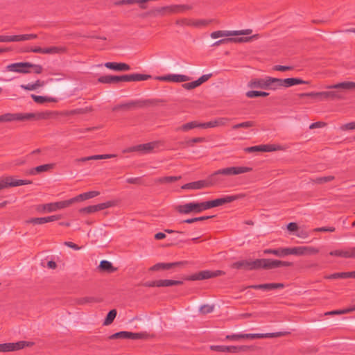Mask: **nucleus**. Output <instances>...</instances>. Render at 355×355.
Masks as SVG:
<instances>
[{
    "label": "nucleus",
    "instance_id": "4",
    "mask_svg": "<svg viewBox=\"0 0 355 355\" xmlns=\"http://www.w3.org/2000/svg\"><path fill=\"white\" fill-rule=\"evenodd\" d=\"M175 209L181 214H190L205 211V207L204 202H190L177 205Z\"/></svg>",
    "mask_w": 355,
    "mask_h": 355
},
{
    "label": "nucleus",
    "instance_id": "2",
    "mask_svg": "<svg viewBox=\"0 0 355 355\" xmlns=\"http://www.w3.org/2000/svg\"><path fill=\"white\" fill-rule=\"evenodd\" d=\"M251 168L248 166H231L218 169L209 176V180L211 183H216L220 181L219 175L232 176L250 172Z\"/></svg>",
    "mask_w": 355,
    "mask_h": 355
},
{
    "label": "nucleus",
    "instance_id": "3",
    "mask_svg": "<svg viewBox=\"0 0 355 355\" xmlns=\"http://www.w3.org/2000/svg\"><path fill=\"white\" fill-rule=\"evenodd\" d=\"M71 205L72 202L70 198L66 200L39 205L37 206L36 209L37 211L41 214H47L65 209L70 207Z\"/></svg>",
    "mask_w": 355,
    "mask_h": 355
},
{
    "label": "nucleus",
    "instance_id": "1",
    "mask_svg": "<svg viewBox=\"0 0 355 355\" xmlns=\"http://www.w3.org/2000/svg\"><path fill=\"white\" fill-rule=\"evenodd\" d=\"M291 262L280 260H274L270 259H257L250 261V270L260 269H273L279 267H288L292 266Z\"/></svg>",
    "mask_w": 355,
    "mask_h": 355
},
{
    "label": "nucleus",
    "instance_id": "21",
    "mask_svg": "<svg viewBox=\"0 0 355 355\" xmlns=\"http://www.w3.org/2000/svg\"><path fill=\"white\" fill-rule=\"evenodd\" d=\"M105 67L109 69L118 71H129L130 67L128 64L123 62H105Z\"/></svg>",
    "mask_w": 355,
    "mask_h": 355
},
{
    "label": "nucleus",
    "instance_id": "23",
    "mask_svg": "<svg viewBox=\"0 0 355 355\" xmlns=\"http://www.w3.org/2000/svg\"><path fill=\"white\" fill-rule=\"evenodd\" d=\"M182 262L173 263H158L149 268L150 271H157L159 270H169L175 266L182 265Z\"/></svg>",
    "mask_w": 355,
    "mask_h": 355
},
{
    "label": "nucleus",
    "instance_id": "52",
    "mask_svg": "<svg viewBox=\"0 0 355 355\" xmlns=\"http://www.w3.org/2000/svg\"><path fill=\"white\" fill-rule=\"evenodd\" d=\"M205 141V139L204 137H196V138L189 139L188 141H185V144L188 146H193L195 143L204 142Z\"/></svg>",
    "mask_w": 355,
    "mask_h": 355
},
{
    "label": "nucleus",
    "instance_id": "6",
    "mask_svg": "<svg viewBox=\"0 0 355 355\" xmlns=\"http://www.w3.org/2000/svg\"><path fill=\"white\" fill-rule=\"evenodd\" d=\"M252 33V30L245 29L241 31H216L210 34L212 39L222 38V37H239L241 35H248Z\"/></svg>",
    "mask_w": 355,
    "mask_h": 355
},
{
    "label": "nucleus",
    "instance_id": "44",
    "mask_svg": "<svg viewBox=\"0 0 355 355\" xmlns=\"http://www.w3.org/2000/svg\"><path fill=\"white\" fill-rule=\"evenodd\" d=\"M302 255L304 254H314L319 252V250L312 246H301Z\"/></svg>",
    "mask_w": 355,
    "mask_h": 355
},
{
    "label": "nucleus",
    "instance_id": "18",
    "mask_svg": "<svg viewBox=\"0 0 355 355\" xmlns=\"http://www.w3.org/2000/svg\"><path fill=\"white\" fill-rule=\"evenodd\" d=\"M213 183H211V182L207 180H198L196 182H189L187 184H185L182 186V189H188V190H198L201 189L205 187H209V185L212 184Z\"/></svg>",
    "mask_w": 355,
    "mask_h": 355
},
{
    "label": "nucleus",
    "instance_id": "34",
    "mask_svg": "<svg viewBox=\"0 0 355 355\" xmlns=\"http://www.w3.org/2000/svg\"><path fill=\"white\" fill-rule=\"evenodd\" d=\"M43 85H44V83L42 82H41L40 80H37L34 83H28L26 85H21L20 87L25 90L33 91V90H36L37 89L42 87Z\"/></svg>",
    "mask_w": 355,
    "mask_h": 355
},
{
    "label": "nucleus",
    "instance_id": "63",
    "mask_svg": "<svg viewBox=\"0 0 355 355\" xmlns=\"http://www.w3.org/2000/svg\"><path fill=\"white\" fill-rule=\"evenodd\" d=\"M295 234L301 239H306L309 236V232L306 230H297Z\"/></svg>",
    "mask_w": 355,
    "mask_h": 355
},
{
    "label": "nucleus",
    "instance_id": "50",
    "mask_svg": "<svg viewBox=\"0 0 355 355\" xmlns=\"http://www.w3.org/2000/svg\"><path fill=\"white\" fill-rule=\"evenodd\" d=\"M243 338L261 339L263 338V334H242Z\"/></svg>",
    "mask_w": 355,
    "mask_h": 355
},
{
    "label": "nucleus",
    "instance_id": "48",
    "mask_svg": "<svg viewBox=\"0 0 355 355\" xmlns=\"http://www.w3.org/2000/svg\"><path fill=\"white\" fill-rule=\"evenodd\" d=\"M253 125H254V122L248 121H245V122H242V123L236 124L232 126V128L234 130L238 129L239 128H250Z\"/></svg>",
    "mask_w": 355,
    "mask_h": 355
},
{
    "label": "nucleus",
    "instance_id": "5",
    "mask_svg": "<svg viewBox=\"0 0 355 355\" xmlns=\"http://www.w3.org/2000/svg\"><path fill=\"white\" fill-rule=\"evenodd\" d=\"M116 200H108L97 205H89L87 207H83L78 210V212L81 216L90 215L95 214L99 211L114 207L116 205Z\"/></svg>",
    "mask_w": 355,
    "mask_h": 355
},
{
    "label": "nucleus",
    "instance_id": "27",
    "mask_svg": "<svg viewBox=\"0 0 355 355\" xmlns=\"http://www.w3.org/2000/svg\"><path fill=\"white\" fill-rule=\"evenodd\" d=\"M266 77L263 78H255L248 82V87L250 88H257L265 89Z\"/></svg>",
    "mask_w": 355,
    "mask_h": 355
},
{
    "label": "nucleus",
    "instance_id": "62",
    "mask_svg": "<svg viewBox=\"0 0 355 355\" xmlns=\"http://www.w3.org/2000/svg\"><path fill=\"white\" fill-rule=\"evenodd\" d=\"M211 76V73L202 75L198 80H196L197 82L198 83V85L200 86L203 83L207 81L210 78Z\"/></svg>",
    "mask_w": 355,
    "mask_h": 355
},
{
    "label": "nucleus",
    "instance_id": "37",
    "mask_svg": "<svg viewBox=\"0 0 355 355\" xmlns=\"http://www.w3.org/2000/svg\"><path fill=\"white\" fill-rule=\"evenodd\" d=\"M36 34H23V35H14V42L31 40L37 38Z\"/></svg>",
    "mask_w": 355,
    "mask_h": 355
},
{
    "label": "nucleus",
    "instance_id": "22",
    "mask_svg": "<svg viewBox=\"0 0 355 355\" xmlns=\"http://www.w3.org/2000/svg\"><path fill=\"white\" fill-rule=\"evenodd\" d=\"M309 82L304 81L300 78H288L285 79H281L282 87H290L293 85L300 84H308Z\"/></svg>",
    "mask_w": 355,
    "mask_h": 355
},
{
    "label": "nucleus",
    "instance_id": "46",
    "mask_svg": "<svg viewBox=\"0 0 355 355\" xmlns=\"http://www.w3.org/2000/svg\"><path fill=\"white\" fill-rule=\"evenodd\" d=\"M282 250H283V248L266 249L263 250V254H272L277 257H284V254L282 252Z\"/></svg>",
    "mask_w": 355,
    "mask_h": 355
},
{
    "label": "nucleus",
    "instance_id": "8",
    "mask_svg": "<svg viewBox=\"0 0 355 355\" xmlns=\"http://www.w3.org/2000/svg\"><path fill=\"white\" fill-rule=\"evenodd\" d=\"M35 117L33 113H6L2 114L3 122L27 121Z\"/></svg>",
    "mask_w": 355,
    "mask_h": 355
},
{
    "label": "nucleus",
    "instance_id": "41",
    "mask_svg": "<svg viewBox=\"0 0 355 355\" xmlns=\"http://www.w3.org/2000/svg\"><path fill=\"white\" fill-rule=\"evenodd\" d=\"M117 314L116 309L110 311L103 322V325L107 326L112 324Z\"/></svg>",
    "mask_w": 355,
    "mask_h": 355
},
{
    "label": "nucleus",
    "instance_id": "31",
    "mask_svg": "<svg viewBox=\"0 0 355 355\" xmlns=\"http://www.w3.org/2000/svg\"><path fill=\"white\" fill-rule=\"evenodd\" d=\"M230 121V119L226 117H219L216 118L213 121L208 122V125L210 128H216L218 126H225L227 124V123Z\"/></svg>",
    "mask_w": 355,
    "mask_h": 355
},
{
    "label": "nucleus",
    "instance_id": "42",
    "mask_svg": "<svg viewBox=\"0 0 355 355\" xmlns=\"http://www.w3.org/2000/svg\"><path fill=\"white\" fill-rule=\"evenodd\" d=\"M284 284L282 283H269L261 284V289L263 290H273L277 288H283Z\"/></svg>",
    "mask_w": 355,
    "mask_h": 355
},
{
    "label": "nucleus",
    "instance_id": "12",
    "mask_svg": "<svg viewBox=\"0 0 355 355\" xmlns=\"http://www.w3.org/2000/svg\"><path fill=\"white\" fill-rule=\"evenodd\" d=\"M225 272L222 270H202L199 272L198 273L194 274L188 278L189 280H202L207 279L213 277H216L222 275H224Z\"/></svg>",
    "mask_w": 355,
    "mask_h": 355
},
{
    "label": "nucleus",
    "instance_id": "38",
    "mask_svg": "<svg viewBox=\"0 0 355 355\" xmlns=\"http://www.w3.org/2000/svg\"><path fill=\"white\" fill-rule=\"evenodd\" d=\"M151 76L147 74L134 73L128 75V82L143 81L150 79Z\"/></svg>",
    "mask_w": 355,
    "mask_h": 355
},
{
    "label": "nucleus",
    "instance_id": "57",
    "mask_svg": "<svg viewBox=\"0 0 355 355\" xmlns=\"http://www.w3.org/2000/svg\"><path fill=\"white\" fill-rule=\"evenodd\" d=\"M209 349L211 351H214V352H225L226 346L225 345H210Z\"/></svg>",
    "mask_w": 355,
    "mask_h": 355
},
{
    "label": "nucleus",
    "instance_id": "17",
    "mask_svg": "<svg viewBox=\"0 0 355 355\" xmlns=\"http://www.w3.org/2000/svg\"><path fill=\"white\" fill-rule=\"evenodd\" d=\"M100 195V192L98 191H88L84 193H82L76 196L71 198V201L72 204L76 202H80L85 201L89 199L94 198Z\"/></svg>",
    "mask_w": 355,
    "mask_h": 355
},
{
    "label": "nucleus",
    "instance_id": "14",
    "mask_svg": "<svg viewBox=\"0 0 355 355\" xmlns=\"http://www.w3.org/2000/svg\"><path fill=\"white\" fill-rule=\"evenodd\" d=\"M234 200H235V197L232 196H225L212 200L204 201L205 210L222 206L226 203L233 201Z\"/></svg>",
    "mask_w": 355,
    "mask_h": 355
},
{
    "label": "nucleus",
    "instance_id": "64",
    "mask_svg": "<svg viewBox=\"0 0 355 355\" xmlns=\"http://www.w3.org/2000/svg\"><path fill=\"white\" fill-rule=\"evenodd\" d=\"M286 228L289 232H295L296 233L298 230L297 223H288Z\"/></svg>",
    "mask_w": 355,
    "mask_h": 355
},
{
    "label": "nucleus",
    "instance_id": "28",
    "mask_svg": "<svg viewBox=\"0 0 355 355\" xmlns=\"http://www.w3.org/2000/svg\"><path fill=\"white\" fill-rule=\"evenodd\" d=\"M98 269L101 271L107 272L109 273L116 271L117 268L114 267L111 262L107 260H103L100 262Z\"/></svg>",
    "mask_w": 355,
    "mask_h": 355
},
{
    "label": "nucleus",
    "instance_id": "10",
    "mask_svg": "<svg viewBox=\"0 0 355 355\" xmlns=\"http://www.w3.org/2000/svg\"><path fill=\"white\" fill-rule=\"evenodd\" d=\"M147 337L146 333H133L129 331H119L109 336V339H144Z\"/></svg>",
    "mask_w": 355,
    "mask_h": 355
},
{
    "label": "nucleus",
    "instance_id": "32",
    "mask_svg": "<svg viewBox=\"0 0 355 355\" xmlns=\"http://www.w3.org/2000/svg\"><path fill=\"white\" fill-rule=\"evenodd\" d=\"M231 268L233 269H244L247 270H250V261L249 260H241L236 262L232 263Z\"/></svg>",
    "mask_w": 355,
    "mask_h": 355
},
{
    "label": "nucleus",
    "instance_id": "58",
    "mask_svg": "<svg viewBox=\"0 0 355 355\" xmlns=\"http://www.w3.org/2000/svg\"><path fill=\"white\" fill-rule=\"evenodd\" d=\"M31 72L33 71L34 73H35L37 74H40L42 72L43 68L40 64H35L31 63Z\"/></svg>",
    "mask_w": 355,
    "mask_h": 355
},
{
    "label": "nucleus",
    "instance_id": "33",
    "mask_svg": "<svg viewBox=\"0 0 355 355\" xmlns=\"http://www.w3.org/2000/svg\"><path fill=\"white\" fill-rule=\"evenodd\" d=\"M53 164H43L38 166L35 168H33L30 170L29 173L31 175H35L36 173H40L42 172L47 171L53 168Z\"/></svg>",
    "mask_w": 355,
    "mask_h": 355
},
{
    "label": "nucleus",
    "instance_id": "26",
    "mask_svg": "<svg viewBox=\"0 0 355 355\" xmlns=\"http://www.w3.org/2000/svg\"><path fill=\"white\" fill-rule=\"evenodd\" d=\"M248 37H228L220 39L214 43L213 46H218L223 44H227L229 42H246L248 40Z\"/></svg>",
    "mask_w": 355,
    "mask_h": 355
},
{
    "label": "nucleus",
    "instance_id": "55",
    "mask_svg": "<svg viewBox=\"0 0 355 355\" xmlns=\"http://www.w3.org/2000/svg\"><path fill=\"white\" fill-rule=\"evenodd\" d=\"M340 129L343 131L355 130V121L343 124L340 127Z\"/></svg>",
    "mask_w": 355,
    "mask_h": 355
},
{
    "label": "nucleus",
    "instance_id": "35",
    "mask_svg": "<svg viewBox=\"0 0 355 355\" xmlns=\"http://www.w3.org/2000/svg\"><path fill=\"white\" fill-rule=\"evenodd\" d=\"M284 254V257L290 254L293 255H302V252L301 250V246L294 247V248H283L282 251Z\"/></svg>",
    "mask_w": 355,
    "mask_h": 355
},
{
    "label": "nucleus",
    "instance_id": "25",
    "mask_svg": "<svg viewBox=\"0 0 355 355\" xmlns=\"http://www.w3.org/2000/svg\"><path fill=\"white\" fill-rule=\"evenodd\" d=\"M157 146L158 143L157 141H153L137 145L136 148L139 149V152H141V153H148L151 152Z\"/></svg>",
    "mask_w": 355,
    "mask_h": 355
},
{
    "label": "nucleus",
    "instance_id": "47",
    "mask_svg": "<svg viewBox=\"0 0 355 355\" xmlns=\"http://www.w3.org/2000/svg\"><path fill=\"white\" fill-rule=\"evenodd\" d=\"M324 278L328 279H338V278H343L346 279V272H336L329 275H327L324 277Z\"/></svg>",
    "mask_w": 355,
    "mask_h": 355
},
{
    "label": "nucleus",
    "instance_id": "51",
    "mask_svg": "<svg viewBox=\"0 0 355 355\" xmlns=\"http://www.w3.org/2000/svg\"><path fill=\"white\" fill-rule=\"evenodd\" d=\"M214 308L213 305L205 304L200 306V312L202 314H207L211 313L214 311Z\"/></svg>",
    "mask_w": 355,
    "mask_h": 355
},
{
    "label": "nucleus",
    "instance_id": "7",
    "mask_svg": "<svg viewBox=\"0 0 355 355\" xmlns=\"http://www.w3.org/2000/svg\"><path fill=\"white\" fill-rule=\"evenodd\" d=\"M33 345V343L23 340L17 343H2L0 344V352H15Z\"/></svg>",
    "mask_w": 355,
    "mask_h": 355
},
{
    "label": "nucleus",
    "instance_id": "56",
    "mask_svg": "<svg viewBox=\"0 0 355 355\" xmlns=\"http://www.w3.org/2000/svg\"><path fill=\"white\" fill-rule=\"evenodd\" d=\"M198 86L199 85H198V83L197 82V80H195V81H193L191 83H184L182 85L183 88H184L185 89H187V90L193 89Z\"/></svg>",
    "mask_w": 355,
    "mask_h": 355
},
{
    "label": "nucleus",
    "instance_id": "60",
    "mask_svg": "<svg viewBox=\"0 0 355 355\" xmlns=\"http://www.w3.org/2000/svg\"><path fill=\"white\" fill-rule=\"evenodd\" d=\"M115 157L114 155L112 154H104V155H92V158L93 159H109Z\"/></svg>",
    "mask_w": 355,
    "mask_h": 355
},
{
    "label": "nucleus",
    "instance_id": "11",
    "mask_svg": "<svg viewBox=\"0 0 355 355\" xmlns=\"http://www.w3.org/2000/svg\"><path fill=\"white\" fill-rule=\"evenodd\" d=\"M31 62H15L6 66V70L11 72L29 73H31Z\"/></svg>",
    "mask_w": 355,
    "mask_h": 355
},
{
    "label": "nucleus",
    "instance_id": "61",
    "mask_svg": "<svg viewBox=\"0 0 355 355\" xmlns=\"http://www.w3.org/2000/svg\"><path fill=\"white\" fill-rule=\"evenodd\" d=\"M0 42H14L13 35H0Z\"/></svg>",
    "mask_w": 355,
    "mask_h": 355
},
{
    "label": "nucleus",
    "instance_id": "49",
    "mask_svg": "<svg viewBox=\"0 0 355 355\" xmlns=\"http://www.w3.org/2000/svg\"><path fill=\"white\" fill-rule=\"evenodd\" d=\"M189 24L193 27L198 28L206 26L207 24V21L204 19H197L191 21Z\"/></svg>",
    "mask_w": 355,
    "mask_h": 355
},
{
    "label": "nucleus",
    "instance_id": "29",
    "mask_svg": "<svg viewBox=\"0 0 355 355\" xmlns=\"http://www.w3.org/2000/svg\"><path fill=\"white\" fill-rule=\"evenodd\" d=\"M327 89H349L355 87V83L354 82H343L335 85H327L324 87Z\"/></svg>",
    "mask_w": 355,
    "mask_h": 355
},
{
    "label": "nucleus",
    "instance_id": "53",
    "mask_svg": "<svg viewBox=\"0 0 355 355\" xmlns=\"http://www.w3.org/2000/svg\"><path fill=\"white\" fill-rule=\"evenodd\" d=\"M121 81L128 82V75H123L120 76H112V83Z\"/></svg>",
    "mask_w": 355,
    "mask_h": 355
},
{
    "label": "nucleus",
    "instance_id": "39",
    "mask_svg": "<svg viewBox=\"0 0 355 355\" xmlns=\"http://www.w3.org/2000/svg\"><path fill=\"white\" fill-rule=\"evenodd\" d=\"M159 287H168L172 286H178L182 284V281L172 280V279H159Z\"/></svg>",
    "mask_w": 355,
    "mask_h": 355
},
{
    "label": "nucleus",
    "instance_id": "43",
    "mask_svg": "<svg viewBox=\"0 0 355 355\" xmlns=\"http://www.w3.org/2000/svg\"><path fill=\"white\" fill-rule=\"evenodd\" d=\"M246 96L250 98L259 97V96H267L269 95V94L266 92H261V91H248L245 94Z\"/></svg>",
    "mask_w": 355,
    "mask_h": 355
},
{
    "label": "nucleus",
    "instance_id": "20",
    "mask_svg": "<svg viewBox=\"0 0 355 355\" xmlns=\"http://www.w3.org/2000/svg\"><path fill=\"white\" fill-rule=\"evenodd\" d=\"M331 256L340 257L344 258H355V247L348 250H336L329 252Z\"/></svg>",
    "mask_w": 355,
    "mask_h": 355
},
{
    "label": "nucleus",
    "instance_id": "9",
    "mask_svg": "<svg viewBox=\"0 0 355 355\" xmlns=\"http://www.w3.org/2000/svg\"><path fill=\"white\" fill-rule=\"evenodd\" d=\"M309 96L312 98H318L320 101L326 100L328 98H340V96L336 92L325 91V92H311L308 93H303L300 94V97Z\"/></svg>",
    "mask_w": 355,
    "mask_h": 355
},
{
    "label": "nucleus",
    "instance_id": "24",
    "mask_svg": "<svg viewBox=\"0 0 355 355\" xmlns=\"http://www.w3.org/2000/svg\"><path fill=\"white\" fill-rule=\"evenodd\" d=\"M31 98L33 101L39 104H43L47 102H53L56 103L58 101V98L52 96H37L35 94H31Z\"/></svg>",
    "mask_w": 355,
    "mask_h": 355
},
{
    "label": "nucleus",
    "instance_id": "16",
    "mask_svg": "<svg viewBox=\"0 0 355 355\" xmlns=\"http://www.w3.org/2000/svg\"><path fill=\"white\" fill-rule=\"evenodd\" d=\"M3 183L5 187V189L7 187H13L21 185H26L31 184V180H18L15 179L12 176L2 177Z\"/></svg>",
    "mask_w": 355,
    "mask_h": 355
},
{
    "label": "nucleus",
    "instance_id": "40",
    "mask_svg": "<svg viewBox=\"0 0 355 355\" xmlns=\"http://www.w3.org/2000/svg\"><path fill=\"white\" fill-rule=\"evenodd\" d=\"M196 128V121H189L177 128L178 131L188 132L192 129Z\"/></svg>",
    "mask_w": 355,
    "mask_h": 355
},
{
    "label": "nucleus",
    "instance_id": "19",
    "mask_svg": "<svg viewBox=\"0 0 355 355\" xmlns=\"http://www.w3.org/2000/svg\"><path fill=\"white\" fill-rule=\"evenodd\" d=\"M280 88H282L281 78L266 76L265 89L275 91Z\"/></svg>",
    "mask_w": 355,
    "mask_h": 355
},
{
    "label": "nucleus",
    "instance_id": "30",
    "mask_svg": "<svg viewBox=\"0 0 355 355\" xmlns=\"http://www.w3.org/2000/svg\"><path fill=\"white\" fill-rule=\"evenodd\" d=\"M66 51V47L64 46H53L44 48V54L55 55L61 54Z\"/></svg>",
    "mask_w": 355,
    "mask_h": 355
},
{
    "label": "nucleus",
    "instance_id": "13",
    "mask_svg": "<svg viewBox=\"0 0 355 355\" xmlns=\"http://www.w3.org/2000/svg\"><path fill=\"white\" fill-rule=\"evenodd\" d=\"M155 79L160 81L179 83L189 81L191 80V78L183 74H167L165 76H157Z\"/></svg>",
    "mask_w": 355,
    "mask_h": 355
},
{
    "label": "nucleus",
    "instance_id": "59",
    "mask_svg": "<svg viewBox=\"0 0 355 355\" xmlns=\"http://www.w3.org/2000/svg\"><path fill=\"white\" fill-rule=\"evenodd\" d=\"M181 178L180 176H168L164 177L161 179V182H172L174 181H177Z\"/></svg>",
    "mask_w": 355,
    "mask_h": 355
},
{
    "label": "nucleus",
    "instance_id": "45",
    "mask_svg": "<svg viewBox=\"0 0 355 355\" xmlns=\"http://www.w3.org/2000/svg\"><path fill=\"white\" fill-rule=\"evenodd\" d=\"M290 332L288 331H279L275 333H266L263 334V338H278L284 336L288 335Z\"/></svg>",
    "mask_w": 355,
    "mask_h": 355
},
{
    "label": "nucleus",
    "instance_id": "15",
    "mask_svg": "<svg viewBox=\"0 0 355 355\" xmlns=\"http://www.w3.org/2000/svg\"><path fill=\"white\" fill-rule=\"evenodd\" d=\"M281 150H282V147L279 145L276 144L259 145L245 148V151L247 153H254L258 151L272 152Z\"/></svg>",
    "mask_w": 355,
    "mask_h": 355
},
{
    "label": "nucleus",
    "instance_id": "54",
    "mask_svg": "<svg viewBox=\"0 0 355 355\" xmlns=\"http://www.w3.org/2000/svg\"><path fill=\"white\" fill-rule=\"evenodd\" d=\"M58 219V218L56 216H52L48 218H33L30 222H49Z\"/></svg>",
    "mask_w": 355,
    "mask_h": 355
},
{
    "label": "nucleus",
    "instance_id": "36",
    "mask_svg": "<svg viewBox=\"0 0 355 355\" xmlns=\"http://www.w3.org/2000/svg\"><path fill=\"white\" fill-rule=\"evenodd\" d=\"M101 302V299L94 297H84L76 300V303L79 305H84L90 303H97Z\"/></svg>",
    "mask_w": 355,
    "mask_h": 355
}]
</instances>
